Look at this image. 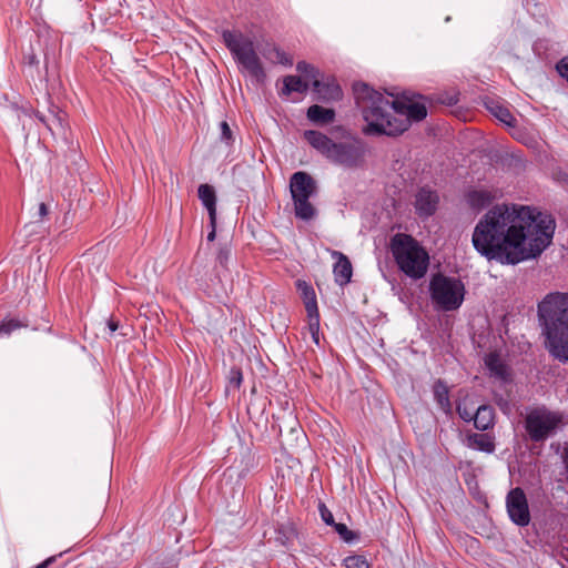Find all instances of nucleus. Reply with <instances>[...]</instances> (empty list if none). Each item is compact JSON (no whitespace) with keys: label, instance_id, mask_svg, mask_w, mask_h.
Here are the masks:
<instances>
[{"label":"nucleus","instance_id":"1","mask_svg":"<svg viewBox=\"0 0 568 568\" xmlns=\"http://www.w3.org/2000/svg\"><path fill=\"white\" fill-rule=\"evenodd\" d=\"M555 220L529 206L497 204L475 226L471 242L488 260L517 264L540 255L551 243Z\"/></svg>","mask_w":568,"mask_h":568},{"label":"nucleus","instance_id":"2","mask_svg":"<svg viewBox=\"0 0 568 568\" xmlns=\"http://www.w3.org/2000/svg\"><path fill=\"white\" fill-rule=\"evenodd\" d=\"M353 94L366 122L365 134L397 136L409 129L413 122L427 116V98L404 91L392 102L381 92L364 82L353 84Z\"/></svg>","mask_w":568,"mask_h":568},{"label":"nucleus","instance_id":"3","mask_svg":"<svg viewBox=\"0 0 568 568\" xmlns=\"http://www.w3.org/2000/svg\"><path fill=\"white\" fill-rule=\"evenodd\" d=\"M538 317L549 355L568 363V294H548L538 304Z\"/></svg>","mask_w":568,"mask_h":568},{"label":"nucleus","instance_id":"4","mask_svg":"<svg viewBox=\"0 0 568 568\" xmlns=\"http://www.w3.org/2000/svg\"><path fill=\"white\" fill-rule=\"evenodd\" d=\"M304 138L314 149L335 164L355 168L363 162L365 148L359 140L336 143L327 135L314 130L305 131Z\"/></svg>","mask_w":568,"mask_h":568},{"label":"nucleus","instance_id":"5","mask_svg":"<svg viewBox=\"0 0 568 568\" xmlns=\"http://www.w3.org/2000/svg\"><path fill=\"white\" fill-rule=\"evenodd\" d=\"M392 254L402 272L407 276L422 278L429 264L428 253L410 235L397 233L390 240Z\"/></svg>","mask_w":568,"mask_h":568},{"label":"nucleus","instance_id":"6","mask_svg":"<svg viewBox=\"0 0 568 568\" xmlns=\"http://www.w3.org/2000/svg\"><path fill=\"white\" fill-rule=\"evenodd\" d=\"M223 41L240 64L254 78L261 80L265 77L261 60L255 52L253 41L239 31L224 30Z\"/></svg>","mask_w":568,"mask_h":568},{"label":"nucleus","instance_id":"7","mask_svg":"<svg viewBox=\"0 0 568 568\" xmlns=\"http://www.w3.org/2000/svg\"><path fill=\"white\" fill-rule=\"evenodd\" d=\"M432 300L444 311L457 310L464 301V284L460 280L443 274L434 275L429 284Z\"/></svg>","mask_w":568,"mask_h":568},{"label":"nucleus","instance_id":"8","mask_svg":"<svg viewBox=\"0 0 568 568\" xmlns=\"http://www.w3.org/2000/svg\"><path fill=\"white\" fill-rule=\"evenodd\" d=\"M561 423L562 416L560 414L546 408H536L527 414L525 429L530 440L541 443L554 435Z\"/></svg>","mask_w":568,"mask_h":568},{"label":"nucleus","instance_id":"9","mask_svg":"<svg viewBox=\"0 0 568 568\" xmlns=\"http://www.w3.org/2000/svg\"><path fill=\"white\" fill-rule=\"evenodd\" d=\"M507 513L513 523L526 527L530 523V513L525 491L520 487L511 489L506 497Z\"/></svg>","mask_w":568,"mask_h":568},{"label":"nucleus","instance_id":"10","mask_svg":"<svg viewBox=\"0 0 568 568\" xmlns=\"http://www.w3.org/2000/svg\"><path fill=\"white\" fill-rule=\"evenodd\" d=\"M290 191L292 197L314 196L317 193V184L308 173L298 171L290 179Z\"/></svg>","mask_w":568,"mask_h":568},{"label":"nucleus","instance_id":"11","mask_svg":"<svg viewBox=\"0 0 568 568\" xmlns=\"http://www.w3.org/2000/svg\"><path fill=\"white\" fill-rule=\"evenodd\" d=\"M439 196L429 187H422L415 196V210L420 217L432 216L438 206Z\"/></svg>","mask_w":568,"mask_h":568},{"label":"nucleus","instance_id":"12","mask_svg":"<svg viewBox=\"0 0 568 568\" xmlns=\"http://www.w3.org/2000/svg\"><path fill=\"white\" fill-rule=\"evenodd\" d=\"M332 255L337 260L333 268L335 282L344 286L351 282L353 275L352 263L348 257L341 252L333 251Z\"/></svg>","mask_w":568,"mask_h":568},{"label":"nucleus","instance_id":"13","mask_svg":"<svg viewBox=\"0 0 568 568\" xmlns=\"http://www.w3.org/2000/svg\"><path fill=\"white\" fill-rule=\"evenodd\" d=\"M466 445L471 449L480 450L487 454L494 453L496 448L495 437L487 433L468 434L466 436Z\"/></svg>","mask_w":568,"mask_h":568},{"label":"nucleus","instance_id":"14","mask_svg":"<svg viewBox=\"0 0 568 568\" xmlns=\"http://www.w3.org/2000/svg\"><path fill=\"white\" fill-rule=\"evenodd\" d=\"M197 194L203 205L209 212L210 221L214 224L216 216V195L213 186L201 184Z\"/></svg>","mask_w":568,"mask_h":568},{"label":"nucleus","instance_id":"15","mask_svg":"<svg viewBox=\"0 0 568 568\" xmlns=\"http://www.w3.org/2000/svg\"><path fill=\"white\" fill-rule=\"evenodd\" d=\"M312 196H296L292 197L294 204V213L297 219L310 221L315 217L316 209L310 202Z\"/></svg>","mask_w":568,"mask_h":568},{"label":"nucleus","instance_id":"16","mask_svg":"<svg viewBox=\"0 0 568 568\" xmlns=\"http://www.w3.org/2000/svg\"><path fill=\"white\" fill-rule=\"evenodd\" d=\"M495 413L489 405H481L474 415V426L479 430H487L494 426Z\"/></svg>","mask_w":568,"mask_h":568},{"label":"nucleus","instance_id":"17","mask_svg":"<svg viewBox=\"0 0 568 568\" xmlns=\"http://www.w3.org/2000/svg\"><path fill=\"white\" fill-rule=\"evenodd\" d=\"M485 105L487 110L500 122L508 126H515L516 119L510 113V111L506 106L501 105L498 101L488 100L485 102Z\"/></svg>","mask_w":568,"mask_h":568},{"label":"nucleus","instance_id":"18","mask_svg":"<svg viewBox=\"0 0 568 568\" xmlns=\"http://www.w3.org/2000/svg\"><path fill=\"white\" fill-rule=\"evenodd\" d=\"M307 118L316 124H328L334 121L335 111L318 104H313L307 109Z\"/></svg>","mask_w":568,"mask_h":568},{"label":"nucleus","instance_id":"19","mask_svg":"<svg viewBox=\"0 0 568 568\" xmlns=\"http://www.w3.org/2000/svg\"><path fill=\"white\" fill-rule=\"evenodd\" d=\"M284 425H278L280 435L283 437L284 433H286L287 440L291 439L298 440L300 438H304V433L300 427L296 418L290 413L287 417L283 420Z\"/></svg>","mask_w":568,"mask_h":568},{"label":"nucleus","instance_id":"20","mask_svg":"<svg viewBox=\"0 0 568 568\" xmlns=\"http://www.w3.org/2000/svg\"><path fill=\"white\" fill-rule=\"evenodd\" d=\"M495 196L487 190H474L468 192L467 202L474 210H483L488 206Z\"/></svg>","mask_w":568,"mask_h":568},{"label":"nucleus","instance_id":"21","mask_svg":"<svg viewBox=\"0 0 568 568\" xmlns=\"http://www.w3.org/2000/svg\"><path fill=\"white\" fill-rule=\"evenodd\" d=\"M485 364L490 374L495 377L506 381L508 378V369L500 356L496 353H490L485 358Z\"/></svg>","mask_w":568,"mask_h":568},{"label":"nucleus","instance_id":"22","mask_svg":"<svg viewBox=\"0 0 568 568\" xmlns=\"http://www.w3.org/2000/svg\"><path fill=\"white\" fill-rule=\"evenodd\" d=\"M297 288L301 291L303 296L307 315L318 313L316 296L313 287L304 281H297Z\"/></svg>","mask_w":568,"mask_h":568},{"label":"nucleus","instance_id":"23","mask_svg":"<svg viewBox=\"0 0 568 568\" xmlns=\"http://www.w3.org/2000/svg\"><path fill=\"white\" fill-rule=\"evenodd\" d=\"M39 120L53 136L64 134L63 118L60 113H52L49 116L39 118Z\"/></svg>","mask_w":568,"mask_h":568},{"label":"nucleus","instance_id":"24","mask_svg":"<svg viewBox=\"0 0 568 568\" xmlns=\"http://www.w3.org/2000/svg\"><path fill=\"white\" fill-rule=\"evenodd\" d=\"M284 87L282 89V93L285 95L291 94L292 92L305 93L308 89L307 82L303 81L300 77L287 75L283 80Z\"/></svg>","mask_w":568,"mask_h":568},{"label":"nucleus","instance_id":"25","mask_svg":"<svg viewBox=\"0 0 568 568\" xmlns=\"http://www.w3.org/2000/svg\"><path fill=\"white\" fill-rule=\"evenodd\" d=\"M434 396L438 405L444 412H449L452 404L448 395V387L443 381H437L434 385Z\"/></svg>","mask_w":568,"mask_h":568},{"label":"nucleus","instance_id":"26","mask_svg":"<svg viewBox=\"0 0 568 568\" xmlns=\"http://www.w3.org/2000/svg\"><path fill=\"white\" fill-rule=\"evenodd\" d=\"M263 55L272 63H280L283 65L293 64L292 57L287 55L284 51H282L280 48L275 45L264 49Z\"/></svg>","mask_w":568,"mask_h":568},{"label":"nucleus","instance_id":"27","mask_svg":"<svg viewBox=\"0 0 568 568\" xmlns=\"http://www.w3.org/2000/svg\"><path fill=\"white\" fill-rule=\"evenodd\" d=\"M296 70L304 74L306 79H310V80H313V90L315 92H322L321 90V87H322V81H320L317 79V75H318V70H316L312 64L305 62V61H300L297 64H296Z\"/></svg>","mask_w":568,"mask_h":568},{"label":"nucleus","instance_id":"28","mask_svg":"<svg viewBox=\"0 0 568 568\" xmlns=\"http://www.w3.org/2000/svg\"><path fill=\"white\" fill-rule=\"evenodd\" d=\"M53 212L51 210V206L45 203H41L38 207V215L40 219H38V234L41 233L40 229H43V232L50 233V225L45 226V220L50 221Z\"/></svg>","mask_w":568,"mask_h":568},{"label":"nucleus","instance_id":"29","mask_svg":"<svg viewBox=\"0 0 568 568\" xmlns=\"http://www.w3.org/2000/svg\"><path fill=\"white\" fill-rule=\"evenodd\" d=\"M321 90H322V92H318V93L322 94V97L325 100H337L342 95L341 88L335 83L325 84L322 82Z\"/></svg>","mask_w":568,"mask_h":568},{"label":"nucleus","instance_id":"30","mask_svg":"<svg viewBox=\"0 0 568 568\" xmlns=\"http://www.w3.org/2000/svg\"><path fill=\"white\" fill-rule=\"evenodd\" d=\"M27 326L26 323L16 320V318H9L4 320L0 323V335H10L13 331Z\"/></svg>","mask_w":568,"mask_h":568},{"label":"nucleus","instance_id":"31","mask_svg":"<svg viewBox=\"0 0 568 568\" xmlns=\"http://www.w3.org/2000/svg\"><path fill=\"white\" fill-rule=\"evenodd\" d=\"M308 331L311 333L312 339L316 345H320V314H308Z\"/></svg>","mask_w":568,"mask_h":568},{"label":"nucleus","instance_id":"32","mask_svg":"<svg viewBox=\"0 0 568 568\" xmlns=\"http://www.w3.org/2000/svg\"><path fill=\"white\" fill-rule=\"evenodd\" d=\"M344 561L346 568H369L368 562L363 556H351Z\"/></svg>","mask_w":568,"mask_h":568},{"label":"nucleus","instance_id":"33","mask_svg":"<svg viewBox=\"0 0 568 568\" xmlns=\"http://www.w3.org/2000/svg\"><path fill=\"white\" fill-rule=\"evenodd\" d=\"M221 141L230 145L233 142V132L226 121L220 123Z\"/></svg>","mask_w":568,"mask_h":568},{"label":"nucleus","instance_id":"34","mask_svg":"<svg viewBox=\"0 0 568 568\" xmlns=\"http://www.w3.org/2000/svg\"><path fill=\"white\" fill-rule=\"evenodd\" d=\"M336 532L345 540L351 541L354 538L353 531H351L345 524H337L333 525Z\"/></svg>","mask_w":568,"mask_h":568},{"label":"nucleus","instance_id":"35","mask_svg":"<svg viewBox=\"0 0 568 568\" xmlns=\"http://www.w3.org/2000/svg\"><path fill=\"white\" fill-rule=\"evenodd\" d=\"M318 510H320V514H321V517L323 519V521L328 525V526H333L335 525V520H334V517H333V514L331 513V510L325 506V504L321 503L318 505Z\"/></svg>","mask_w":568,"mask_h":568},{"label":"nucleus","instance_id":"36","mask_svg":"<svg viewBox=\"0 0 568 568\" xmlns=\"http://www.w3.org/2000/svg\"><path fill=\"white\" fill-rule=\"evenodd\" d=\"M231 257V250L227 246H222L217 253V262L221 266L226 267L227 262Z\"/></svg>","mask_w":568,"mask_h":568},{"label":"nucleus","instance_id":"37","mask_svg":"<svg viewBox=\"0 0 568 568\" xmlns=\"http://www.w3.org/2000/svg\"><path fill=\"white\" fill-rule=\"evenodd\" d=\"M242 383V372L240 368H232L230 372V384L239 388Z\"/></svg>","mask_w":568,"mask_h":568},{"label":"nucleus","instance_id":"38","mask_svg":"<svg viewBox=\"0 0 568 568\" xmlns=\"http://www.w3.org/2000/svg\"><path fill=\"white\" fill-rule=\"evenodd\" d=\"M556 70L562 77L568 81V55L564 57L557 64Z\"/></svg>","mask_w":568,"mask_h":568},{"label":"nucleus","instance_id":"39","mask_svg":"<svg viewBox=\"0 0 568 568\" xmlns=\"http://www.w3.org/2000/svg\"><path fill=\"white\" fill-rule=\"evenodd\" d=\"M457 413L460 416L462 419L465 422L474 420V415L471 412H469L466 407L462 406L460 404L457 405Z\"/></svg>","mask_w":568,"mask_h":568},{"label":"nucleus","instance_id":"40","mask_svg":"<svg viewBox=\"0 0 568 568\" xmlns=\"http://www.w3.org/2000/svg\"><path fill=\"white\" fill-rule=\"evenodd\" d=\"M554 176L558 182L568 184V173H566L561 170H558V171L554 172Z\"/></svg>","mask_w":568,"mask_h":568},{"label":"nucleus","instance_id":"41","mask_svg":"<svg viewBox=\"0 0 568 568\" xmlns=\"http://www.w3.org/2000/svg\"><path fill=\"white\" fill-rule=\"evenodd\" d=\"M439 102L446 105H454L458 102L457 95H447L445 98H440Z\"/></svg>","mask_w":568,"mask_h":568},{"label":"nucleus","instance_id":"42","mask_svg":"<svg viewBox=\"0 0 568 568\" xmlns=\"http://www.w3.org/2000/svg\"><path fill=\"white\" fill-rule=\"evenodd\" d=\"M210 225L211 232L207 234V241L212 242L216 236V221L214 222V224L210 221Z\"/></svg>","mask_w":568,"mask_h":568},{"label":"nucleus","instance_id":"43","mask_svg":"<svg viewBox=\"0 0 568 568\" xmlns=\"http://www.w3.org/2000/svg\"><path fill=\"white\" fill-rule=\"evenodd\" d=\"M108 326H109L111 332H115L118 329V327H119V322L113 320V318H110L108 321Z\"/></svg>","mask_w":568,"mask_h":568},{"label":"nucleus","instance_id":"44","mask_svg":"<svg viewBox=\"0 0 568 568\" xmlns=\"http://www.w3.org/2000/svg\"><path fill=\"white\" fill-rule=\"evenodd\" d=\"M55 560V556L49 557L43 562L38 565V568H48L50 564H52Z\"/></svg>","mask_w":568,"mask_h":568},{"label":"nucleus","instance_id":"45","mask_svg":"<svg viewBox=\"0 0 568 568\" xmlns=\"http://www.w3.org/2000/svg\"><path fill=\"white\" fill-rule=\"evenodd\" d=\"M23 165L27 171L32 172V163H29V159H26Z\"/></svg>","mask_w":568,"mask_h":568},{"label":"nucleus","instance_id":"46","mask_svg":"<svg viewBox=\"0 0 568 568\" xmlns=\"http://www.w3.org/2000/svg\"><path fill=\"white\" fill-rule=\"evenodd\" d=\"M498 405L501 407V408H505L507 407V402H499Z\"/></svg>","mask_w":568,"mask_h":568},{"label":"nucleus","instance_id":"47","mask_svg":"<svg viewBox=\"0 0 568 568\" xmlns=\"http://www.w3.org/2000/svg\"><path fill=\"white\" fill-rule=\"evenodd\" d=\"M33 63V57H30L29 64L31 65Z\"/></svg>","mask_w":568,"mask_h":568}]
</instances>
